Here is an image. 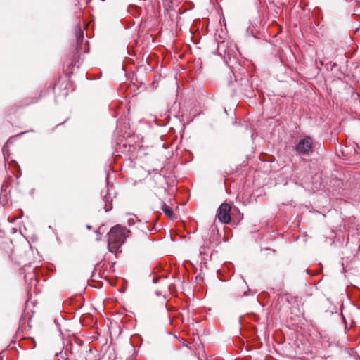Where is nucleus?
Returning a JSON list of instances; mask_svg holds the SVG:
<instances>
[{
  "mask_svg": "<svg viewBox=\"0 0 360 360\" xmlns=\"http://www.w3.org/2000/svg\"><path fill=\"white\" fill-rule=\"evenodd\" d=\"M95 233H96L97 235H100V231H99V229H98V230L95 231Z\"/></svg>",
  "mask_w": 360,
  "mask_h": 360,
  "instance_id": "a211bd4d",
  "label": "nucleus"
},
{
  "mask_svg": "<svg viewBox=\"0 0 360 360\" xmlns=\"http://www.w3.org/2000/svg\"><path fill=\"white\" fill-rule=\"evenodd\" d=\"M15 137H12V138H10L8 141L4 145V146L2 147V153H3V155H4V159H6L7 157L9 156V153H8V143H13V139H14Z\"/></svg>",
  "mask_w": 360,
  "mask_h": 360,
  "instance_id": "0eeeda50",
  "label": "nucleus"
},
{
  "mask_svg": "<svg viewBox=\"0 0 360 360\" xmlns=\"http://www.w3.org/2000/svg\"><path fill=\"white\" fill-rule=\"evenodd\" d=\"M155 295H156L157 296H160V295H162V292H161L160 291H159V290H157V291L155 292Z\"/></svg>",
  "mask_w": 360,
  "mask_h": 360,
  "instance_id": "2eb2a0df",
  "label": "nucleus"
},
{
  "mask_svg": "<svg viewBox=\"0 0 360 360\" xmlns=\"http://www.w3.org/2000/svg\"><path fill=\"white\" fill-rule=\"evenodd\" d=\"M134 224H135V220H134V218H129V219H128V224H129V226H132V225H134Z\"/></svg>",
  "mask_w": 360,
  "mask_h": 360,
  "instance_id": "ddd939ff",
  "label": "nucleus"
},
{
  "mask_svg": "<svg viewBox=\"0 0 360 360\" xmlns=\"http://www.w3.org/2000/svg\"><path fill=\"white\" fill-rule=\"evenodd\" d=\"M38 101V98H30V101L27 102L24 105H28L32 103H34Z\"/></svg>",
  "mask_w": 360,
  "mask_h": 360,
  "instance_id": "f8f14e48",
  "label": "nucleus"
},
{
  "mask_svg": "<svg viewBox=\"0 0 360 360\" xmlns=\"http://www.w3.org/2000/svg\"><path fill=\"white\" fill-rule=\"evenodd\" d=\"M112 209V207H109V208H105V212H109L110 210Z\"/></svg>",
  "mask_w": 360,
  "mask_h": 360,
  "instance_id": "f3484780",
  "label": "nucleus"
},
{
  "mask_svg": "<svg viewBox=\"0 0 360 360\" xmlns=\"http://www.w3.org/2000/svg\"><path fill=\"white\" fill-rule=\"evenodd\" d=\"M63 348H68V354L72 357V360H77V354L80 349L79 345H75L72 343H67Z\"/></svg>",
  "mask_w": 360,
  "mask_h": 360,
  "instance_id": "423d86ee",
  "label": "nucleus"
},
{
  "mask_svg": "<svg viewBox=\"0 0 360 360\" xmlns=\"http://www.w3.org/2000/svg\"><path fill=\"white\" fill-rule=\"evenodd\" d=\"M242 84L248 87V89L246 90L245 95L252 97L253 94V91L252 89V87L249 85V80L247 78H244L241 79Z\"/></svg>",
  "mask_w": 360,
  "mask_h": 360,
  "instance_id": "1a4fd4ad",
  "label": "nucleus"
},
{
  "mask_svg": "<svg viewBox=\"0 0 360 360\" xmlns=\"http://www.w3.org/2000/svg\"><path fill=\"white\" fill-rule=\"evenodd\" d=\"M217 51L214 52V53H217L218 56L223 58L225 63L229 65V62L231 60L232 52H233V49H232L231 50V48L229 46V42L224 40L218 41L217 43Z\"/></svg>",
  "mask_w": 360,
  "mask_h": 360,
  "instance_id": "7ed1b4c3",
  "label": "nucleus"
},
{
  "mask_svg": "<svg viewBox=\"0 0 360 360\" xmlns=\"http://www.w3.org/2000/svg\"><path fill=\"white\" fill-rule=\"evenodd\" d=\"M75 37L77 40V45L75 48V55H78L82 50V43L84 40V31L81 30L80 25L78 24L75 28Z\"/></svg>",
  "mask_w": 360,
  "mask_h": 360,
  "instance_id": "39448f33",
  "label": "nucleus"
},
{
  "mask_svg": "<svg viewBox=\"0 0 360 360\" xmlns=\"http://www.w3.org/2000/svg\"><path fill=\"white\" fill-rule=\"evenodd\" d=\"M13 163L18 167L17 162L13 161Z\"/></svg>",
  "mask_w": 360,
  "mask_h": 360,
  "instance_id": "aec40b11",
  "label": "nucleus"
},
{
  "mask_svg": "<svg viewBox=\"0 0 360 360\" xmlns=\"http://www.w3.org/2000/svg\"><path fill=\"white\" fill-rule=\"evenodd\" d=\"M22 134H23V133H21V134H18V136H16V137H18V136H20Z\"/></svg>",
  "mask_w": 360,
  "mask_h": 360,
  "instance_id": "412c9836",
  "label": "nucleus"
},
{
  "mask_svg": "<svg viewBox=\"0 0 360 360\" xmlns=\"http://www.w3.org/2000/svg\"><path fill=\"white\" fill-rule=\"evenodd\" d=\"M84 51L85 53H88V51H88V50H84Z\"/></svg>",
  "mask_w": 360,
  "mask_h": 360,
  "instance_id": "4be33fe9",
  "label": "nucleus"
},
{
  "mask_svg": "<svg viewBox=\"0 0 360 360\" xmlns=\"http://www.w3.org/2000/svg\"><path fill=\"white\" fill-rule=\"evenodd\" d=\"M68 348H63V350L59 353H56V355L60 356L64 360H72V357L68 354Z\"/></svg>",
  "mask_w": 360,
  "mask_h": 360,
  "instance_id": "9d476101",
  "label": "nucleus"
},
{
  "mask_svg": "<svg viewBox=\"0 0 360 360\" xmlns=\"http://www.w3.org/2000/svg\"><path fill=\"white\" fill-rule=\"evenodd\" d=\"M86 228H87L88 229H91V226H90V225H86Z\"/></svg>",
  "mask_w": 360,
  "mask_h": 360,
  "instance_id": "6ab92c4d",
  "label": "nucleus"
},
{
  "mask_svg": "<svg viewBox=\"0 0 360 360\" xmlns=\"http://www.w3.org/2000/svg\"><path fill=\"white\" fill-rule=\"evenodd\" d=\"M162 210L167 217H169L170 219H173L174 212L172 210L168 205H166L165 202H163L162 204Z\"/></svg>",
  "mask_w": 360,
  "mask_h": 360,
  "instance_id": "6e6552de",
  "label": "nucleus"
},
{
  "mask_svg": "<svg viewBox=\"0 0 360 360\" xmlns=\"http://www.w3.org/2000/svg\"><path fill=\"white\" fill-rule=\"evenodd\" d=\"M231 205L229 203L223 202L217 210L218 219L223 224H229L231 221Z\"/></svg>",
  "mask_w": 360,
  "mask_h": 360,
  "instance_id": "20e7f679",
  "label": "nucleus"
},
{
  "mask_svg": "<svg viewBox=\"0 0 360 360\" xmlns=\"http://www.w3.org/2000/svg\"><path fill=\"white\" fill-rule=\"evenodd\" d=\"M158 278H156V277H153V283H158Z\"/></svg>",
  "mask_w": 360,
  "mask_h": 360,
  "instance_id": "4468645a",
  "label": "nucleus"
},
{
  "mask_svg": "<svg viewBox=\"0 0 360 360\" xmlns=\"http://www.w3.org/2000/svg\"><path fill=\"white\" fill-rule=\"evenodd\" d=\"M107 186H108V193L104 196V198H103V200H104V201L105 202V207H107V204L106 203L108 201H110V200L112 201V199H111V198L110 196V194H109L110 188H109V183L108 182H107Z\"/></svg>",
  "mask_w": 360,
  "mask_h": 360,
  "instance_id": "9b49d317",
  "label": "nucleus"
},
{
  "mask_svg": "<svg viewBox=\"0 0 360 360\" xmlns=\"http://www.w3.org/2000/svg\"><path fill=\"white\" fill-rule=\"evenodd\" d=\"M124 233L120 225H116L110 229L108 233V249L113 252L115 249H119L124 243Z\"/></svg>",
  "mask_w": 360,
  "mask_h": 360,
  "instance_id": "f03ea898",
  "label": "nucleus"
},
{
  "mask_svg": "<svg viewBox=\"0 0 360 360\" xmlns=\"http://www.w3.org/2000/svg\"><path fill=\"white\" fill-rule=\"evenodd\" d=\"M250 292V289H248L247 291L244 292V295L247 296L248 295V292Z\"/></svg>",
  "mask_w": 360,
  "mask_h": 360,
  "instance_id": "dca6fc26",
  "label": "nucleus"
},
{
  "mask_svg": "<svg viewBox=\"0 0 360 360\" xmlns=\"http://www.w3.org/2000/svg\"><path fill=\"white\" fill-rule=\"evenodd\" d=\"M316 141L309 135L304 134L297 141L294 150L299 155L309 156L316 147Z\"/></svg>",
  "mask_w": 360,
  "mask_h": 360,
  "instance_id": "f257e3e1",
  "label": "nucleus"
}]
</instances>
